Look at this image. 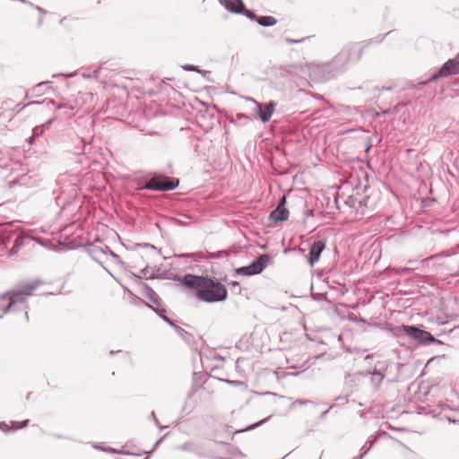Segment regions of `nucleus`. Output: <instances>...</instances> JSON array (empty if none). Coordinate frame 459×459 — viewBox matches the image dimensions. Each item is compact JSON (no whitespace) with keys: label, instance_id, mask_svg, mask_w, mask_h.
<instances>
[{"label":"nucleus","instance_id":"f257e3e1","mask_svg":"<svg viewBox=\"0 0 459 459\" xmlns=\"http://www.w3.org/2000/svg\"><path fill=\"white\" fill-rule=\"evenodd\" d=\"M183 283L196 290V297L204 302L212 303L227 299V290L224 285L210 278L186 274Z\"/></svg>","mask_w":459,"mask_h":459},{"label":"nucleus","instance_id":"f03ea898","mask_svg":"<svg viewBox=\"0 0 459 459\" xmlns=\"http://www.w3.org/2000/svg\"><path fill=\"white\" fill-rule=\"evenodd\" d=\"M391 332L396 337H399L403 334H406L411 339L417 341L419 343L427 345L429 343H439L440 342L437 340L430 333L421 330L414 325H399L391 328Z\"/></svg>","mask_w":459,"mask_h":459},{"label":"nucleus","instance_id":"7ed1b4c3","mask_svg":"<svg viewBox=\"0 0 459 459\" xmlns=\"http://www.w3.org/2000/svg\"><path fill=\"white\" fill-rule=\"evenodd\" d=\"M39 281H29L19 283L9 291L14 303L24 302L39 288Z\"/></svg>","mask_w":459,"mask_h":459},{"label":"nucleus","instance_id":"20e7f679","mask_svg":"<svg viewBox=\"0 0 459 459\" xmlns=\"http://www.w3.org/2000/svg\"><path fill=\"white\" fill-rule=\"evenodd\" d=\"M269 261V255L264 254L256 257L249 265L238 268L236 272L247 276L258 274L264 269Z\"/></svg>","mask_w":459,"mask_h":459},{"label":"nucleus","instance_id":"39448f33","mask_svg":"<svg viewBox=\"0 0 459 459\" xmlns=\"http://www.w3.org/2000/svg\"><path fill=\"white\" fill-rule=\"evenodd\" d=\"M178 179L168 178H154L147 184V188L156 191H169L177 187Z\"/></svg>","mask_w":459,"mask_h":459},{"label":"nucleus","instance_id":"423d86ee","mask_svg":"<svg viewBox=\"0 0 459 459\" xmlns=\"http://www.w3.org/2000/svg\"><path fill=\"white\" fill-rule=\"evenodd\" d=\"M247 100L252 101L256 105L255 112L264 123L268 122L270 120L274 111V102L270 101L269 103L264 105L262 103L257 102L255 100L250 97L247 98Z\"/></svg>","mask_w":459,"mask_h":459},{"label":"nucleus","instance_id":"0eeeda50","mask_svg":"<svg viewBox=\"0 0 459 459\" xmlns=\"http://www.w3.org/2000/svg\"><path fill=\"white\" fill-rule=\"evenodd\" d=\"M459 74V55L457 57L449 59L439 69L438 74H434L432 79L435 80L438 77H446L450 74Z\"/></svg>","mask_w":459,"mask_h":459},{"label":"nucleus","instance_id":"6e6552de","mask_svg":"<svg viewBox=\"0 0 459 459\" xmlns=\"http://www.w3.org/2000/svg\"><path fill=\"white\" fill-rule=\"evenodd\" d=\"M285 196H283L277 207L271 212L270 219L275 222L284 221L289 217V211L285 208Z\"/></svg>","mask_w":459,"mask_h":459},{"label":"nucleus","instance_id":"1a4fd4ad","mask_svg":"<svg viewBox=\"0 0 459 459\" xmlns=\"http://www.w3.org/2000/svg\"><path fill=\"white\" fill-rule=\"evenodd\" d=\"M325 248V244L323 240H317L315 241L309 249V256H308V263L311 266H313L316 263L318 262L320 258V255L323 252V250Z\"/></svg>","mask_w":459,"mask_h":459},{"label":"nucleus","instance_id":"9d476101","mask_svg":"<svg viewBox=\"0 0 459 459\" xmlns=\"http://www.w3.org/2000/svg\"><path fill=\"white\" fill-rule=\"evenodd\" d=\"M225 8L236 13H241L244 10V4L241 0H221Z\"/></svg>","mask_w":459,"mask_h":459},{"label":"nucleus","instance_id":"9b49d317","mask_svg":"<svg viewBox=\"0 0 459 459\" xmlns=\"http://www.w3.org/2000/svg\"><path fill=\"white\" fill-rule=\"evenodd\" d=\"M14 304L9 292L0 297V312L5 314Z\"/></svg>","mask_w":459,"mask_h":459},{"label":"nucleus","instance_id":"f8f14e48","mask_svg":"<svg viewBox=\"0 0 459 459\" xmlns=\"http://www.w3.org/2000/svg\"><path fill=\"white\" fill-rule=\"evenodd\" d=\"M385 378V374L378 370H374L370 376L371 384L376 389H378L381 385L382 381Z\"/></svg>","mask_w":459,"mask_h":459},{"label":"nucleus","instance_id":"ddd939ff","mask_svg":"<svg viewBox=\"0 0 459 459\" xmlns=\"http://www.w3.org/2000/svg\"><path fill=\"white\" fill-rule=\"evenodd\" d=\"M257 22L264 27L273 26L277 23V20L273 16H261L257 19Z\"/></svg>","mask_w":459,"mask_h":459},{"label":"nucleus","instance_id":"4468645a","mask_svg":"<svg viewBox=\"0 0 459 459\" xmlns=\"http://www.w3.org/2000/svg\"><path fill=\"white\" fill-rule=\"evenodd\" d=\"M143 294L154 304H159V297L152 288L143 286Z\"/></svg>","mask_w":459,"mask_h":459},{"label":"nucleus","instance_id":"2eb2a0df","mask_svg":"<svg viewBox=\"0 0 459 459\" xmlns=\"http://www.w3.org/2000/svg\"><path fill=\"white\" fill-rule=\"evenodd\" d=\"M141 273L143 274V276L146 279H154L155 278L154 269L150 266H146L143 269H142Z\"/></svg>","mask_w":459,"mask_h":459},{"label":"nucleus","instance_id":"dca6fc26","mask_svg":"<svg viewBox=\"0 0 459 459\" xmlns=\"http://www.w3.org/2000/svg\"><path fill=\"white\" fill-rule=\"evenodd\" d=\"M28 422H29L28 420H23V421H11L10 426H11L12 430H16V429H22V428L26 427Z\"/></svg>","mask_w":459,"mask_h":459},{"label":"nucleus","instance_id":"f3484780","mask_svg":"<svg viewBox=\"0 0 459 459\" xmlns=\"http://www.w3.org/2000/svg\"><path fill=\"white\" fill-rule=\"evenodd\" d=\"M162 318L164 319V321H166L169 325H170L171 326H173L178 332H182L183 329L180 328L179 326L176 325L169 317L167 316H162Z\"/></svg>","mask_w":459,"mask_h":459},{"label":"nucleus","instance_id":"a211bd4d","mask_svg":"<svg viewBox=\"0 0 459 459\" xmlns=\"http://www.w3.org/2000/svg\"><path fill=\"white\" fill-rule=\"evenodd\" d=\"M0 430H2L4 432H7L9 430H12L10 423L0 422Z\"/></svg>","mask_w":459,"mask_h":459},{"label":"nucleus","instance_id":"6ab92c4d","mask_svg":"<svg viewBox=\"0 0 459 459\" xmlns=\"http://www.w3.org/2000/svg\"><path fill=\"white\" fill-rule=\"evenodd\" d=\"M44 127H45V126H37L36 128H34V130H33V136L40 135L43 133V131H44Z\"/></svg>","mask_w":459,"mask_h":459},{"label":"nucleus","instance_id":"aec40b11","mask_svg":"<svg viewBox=\"0 0 459 459\" xmlns=\"http://www.w3.org/2000/svg\"><path fill=\"white\" fill-rule=\"evenodd\" d=\"M246 15L248 18H250L251 20H256L257 21L256 15L253 12L247 11Z\"/></svg>","mask_w":459,"mask_h":459},{"label":"nucleus","instance_id":"412c9836","mask_svg":"<svg viewBox=\"0 0 459 459\" xmlns=\"http://www.w3.org/2000/svg\"><path fill=\"white\" fill-rule=\"evenodd\" d=\"M144 247L151 248L156 255H159V252L157 251L156 247L154 246L144 244Z\"/></svg>","mask_w":459,"mask_h":459},{"label":"nucleus","instance_id":"4be33fe9","mask_svg":"<svg viewBox=\"0 0 459 459\" xmlns=\"http://www.w3.org/2000/svg\"><path fill=\"white\" fill-rule=\"evenodd\" d=\"M286 41L289 43H299L303 41V39H286Z\"/></svg>","mask_w":459,"mask_h":459},{"label":"nucleus","instance_id":"5701e85b","mask_svg":"<svg viewBox=\"0 0 459 459\" xmlns=\"http://www.w3.org/2000/svg\"><path fill=\"white\" fill-rule=\"evenodd\" d=\"M237 117H238V118H244V117H245V118H247V117L246 115H244V114H238V115H237Z\"/></svg>","mask_w":459,"mask_h":459},{"label":"nucleus","instance_id":"b1692460","mask_svg":"<svg viewBox=\"0 0 459 459\" xmlns=\"http://www.w3.org/2000/svg\"><path fill=\"white\" fill-rule=\"evenodd\" d=\"M265 421H266V419L263 420L262 421H260V422H258V423L255 424V425L252 427V429H253V428H255V426H259L260 424H262L263 422H265Z\"/></svg>","mask_w":459,"mask_h":459},{"label":"nucleus","instance_id":"393cba45","mask_svg":"<svg viewBox=\"0 0 459 459\" xmlns=\"http://www.w3.org/2000/svg\"><path fill=\"white\" fill-rule=\"evenodd\" d=\"M151 418H153V419H154V420H155V423H156V424H158L157 420H156V418H155V414H154V412H153V411L151 413Z\"/></svg>","mask_w":459,"mask_h":459},{"label":"nucleus","instance_id":"a878e982","mask_svg":"<svg viewBox=\"0 0 459 459\" xmlns=\"http://www.w3.org/2000/svg\"><path fill=\"white\" fill-rule=\"evenodd\" d=\"M179 256L180 257H190L191 255H189V254H183V255H180Z\"/></svg>","mask_w":459,"mask_h":459},{"label":"nucleus","instance_id":"bb28decb","mask_svg":"<svg viewBox=\"0 0 459 459\" xmlns=\"http://www.w3.org/2000/svg\"><path fill=\"white\" fill-rule=\"evenodd\" d=\"M186 69L191 71L194 70V67L192 65H188L186 67Z\"/></svg>","mask_w":459,"mask_h":459},{"label":"nucleus","instance_id":"cd10ccee","mask_svg":"<svg viewBox=\"0 0 459 459\" xmlns=\"http://www.w3.org/2000/svg\"><path fill=\"white\" fill-rule=\"evenodd\" d=\"M297 403H299V404H305V403H307V402H305V401H301V400L297 401Z\"/></svg>","mask_w":459,"mask_h":459},{"label":"nucleus","instance_id":"c85d7f7f","mask_svg":"<svg viewBox=\"0 0 459 459\" xmlns=\"http://www.w3.org/2000/svg\"><path fill=\"white\" fill-rule=\"evenodd\" d=\"M108 252H109V255H110L111 258L115 256V255H114V253L112 251L108 250Z\"/></svg>","mask_w":459,"mask_h":459},{"label":"nucleus","instance_id":"c756f323","mask_svg":"<svg viewBox=\"0 0 459 459\" xmlns=\"http://www.w3.org/2000/svg\"><path fill=\"white\" fill-rule=\"evenodd\" d=\"M229 382H230V383H231V384H234V385H237V384H239V383H240V382H238V381H229Z\"/></svg>","mask_w":459,"mask_h":459},{"label":"nucleus","instance_id":"7c9ffc66","mask_svg":"<svg viewBox=\"0 0 459 459\" xmlns=\"http://www.w3.org/2000/svg\"><path fill=\"white\" fill-rule=\"evenodd\" d=\"M200 455H201V456H211L209 454H204H204H201Z\"/></svg>","mask_w":459,"mask_h":459},{"label":"nucleus","instance_id":"2f4dec72","mask_svg":"<svg viewBox=\"0 0 459 459\" xmlns=\"http://www.w3.org/2000/svg\"><path fill=\"white\" fill-rule=\"evenodd\" d=\"M441 255H434V256H430V257H429V259H430V258H434V257H439V256H441Z\"/></svg>","mask_w":459,"mask_h":459},{"label":"nucleus","instance_id":"473e14b6","mask_svg":"<svg viewBox=\"0 0 459 459\" xmlns=\"http://www.w3.org/2000/svg\"><path fill=\"white\" fill-rule=\"evenodd\" d=\"M455 260H457V259H456V257L452 256V257H451V262H453V261H455Z\"/></svg>","mask_w":459,"mask_h":459},{"label":"nucleus","instance_id":"72a5a7b5","mask_svg":"<svg viewBox=\"0 0 459 459\" xmlns=\"http://www.w3.org/2000/svg\"><path fill=\"white\" fill-rule=\"evenodd\" d=\"M370 147H371V146H370V145H368V146L367 147V149H366V152H368V151H369V149H370Z\"/></svg>","mask_w":459,"mask_h":459},{"label":"nucleus","instance_id":"f704fd0d","mask_svg":"<svg viewBox=\"0 0 459 459\" xmlns=\"http://www.w3.org/2000/svg\"><path fill=\"white\" fill-rule=\"evenodd\" d=\"M146 459V458H145Z\"/></svg>","mask_w":459,"mask_h":459}]
</instances>
